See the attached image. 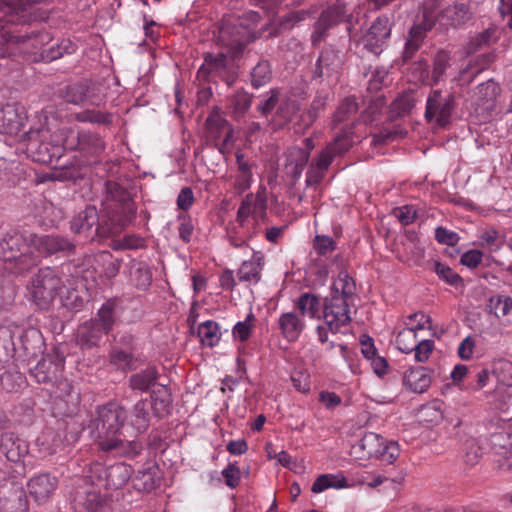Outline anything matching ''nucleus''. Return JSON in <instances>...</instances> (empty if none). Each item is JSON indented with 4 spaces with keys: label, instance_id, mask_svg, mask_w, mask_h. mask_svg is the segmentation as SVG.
Returning <instances> with one entry per match:
<instances>
[{
    "label": "nucleus",
    "instance_id": "obj_58",
    "mask_svg": "<svg viewBox=\"0 0 512 512\" xmlns=\"http://www.w3.org/2000/svg\"><path fill=\"white\" fill-rule=\"evenodd\" d=\"M397 348L403 353H411L417 344L415 328H406L398 333L395 339Z\"/></svg>",
    "mask_w": 512,
    "mask_h": 512
},
{
    "label": "nucleus",
    "instance_id": "obj_32",
    "mask_svg": "<svg viewBox=\"0 0 512 512\" xmlns=\"http://www.w3.org/2000/svg\"><path fill=\"white\" fill-rule=\"evenodd\" d=\"M16 343L19 355L26 357L28 360L42 353L43 340L40 332L36 329L24 331L18 337Z\"/></svg>",
    "mask_w": 512,
    "mask_h": 512
},
{
    "label": "nucleus",
    "instance_id": "obj_18",
    "mask_svg": "<svg viewBox=\"0 0 512 512\" xmlns=\"http://www.w3.org/2000/svg\"><path fill=\"white\" fill-rule=\"evenodd\" d=\"M65 359L58 352L43 356L30 368V375L37 383L50 386L63 374Z\"/></svg>",
    "mask_w": 512,
    "mask_h": 512
},
{
    "label": "nucleus",
    "instance_id": "obj_62",
    "mask_svg": "<svg viewBox=\"0 0 512 512\" xmlns=\"http://www.w3.org/2000/svg\"><path fill=\"white\" fill-rule=\"evenodd\" d=\"M62 305L69 310L79 311L84 306V298L76 289H64L61 295Z\"/></svg>",
    "mask_w": 512,
    "mask_h": 512
},
{
    "label": "nucleus",
    "instance_id": "obj_46",
    "mask_svg": "<svg viewBox=\"0 0 512 512\" xmlns=\"http://www.w3.org/2000/svg\"><path fill=\"white\" fill-rule=\"evenodd\" d=\"M415 103L416 101L412 93L400 94L390 105L389 119L393 121L410 114Z\"/></svg>",
    "mask_w": 512,
    "mask_h": 512
},
{
    "label": "nucleus",
    "instance_id": "obj_11",
    "mask_svg": "<svg viewBox=\"0 0 512 512\" xmlns=\"http://www.w3.org/2000/svg\"><path fill=\"white\" fill-rule=\"evenodd\" d=\"M235 59L228 52L217 54L206 53L204 63L198 70V74L206 78L210 75L221 78L228 86H232L237 78Z\"/></svg>",
    "mask_w": 512,
    "mask_h": 512
},
{
    "label": "nucleus",
    "instance_id": "obj_12",
    "mask_svg": "<svg viewBox=\"0 0 512 512\" xmlns=\"http://www.w3.org/2000/svg\"><path fill=\"white\" fill-rule=\"evenodd\" d=\"M48 389L53 395L54 414L61 417L74 415L79 406V394L74 391L72 383L63 374Z\"/></svg>",
    "mask_w": 512,
    "mask_h": 512
},
{
    "label": "nucleus",
    "instance_id": "obj_19",
    "mask_svg": "<svg viewBox=\"0 0 512 512\" xmlns=\"http://www.w3.org/2000/svg\"><path fill=\"white\" fill-rule=\"evenodd\" d=\"M31 245L35 251L44 255L63 254L69 256L74 254L76 245L67 237L59 234L37 235L31 234Z\"/></svg>",
    "mask_w": 512,
    "mask_h": 512
},
{
    "label": "nucleus",
    "instance_id": "obj_15",
    "mask_svg": "<svg viewBox=\"0 0 512 512\" xmlns=\"http://www.w3.org/2000/svg\"><path fill=\"white\" fill-rule=\"evenodd\" d=\"M351 301L343 297L327 296L322 303V318L330 332L337 333L342 327L351 322L350 316Z\"/></svg>",
    "mask_w": 512,
    "mask_h": 512
},
{
    "label": "nucleus",
    "instance_id": "obj_45",
    "mask_svg": "<svg viewBox=\"0 0 512 512\" xmlns=\"http://www.w3.org/2000/svg\"><path fill=\"white\" fill-rule=\"evenodd\" d=\"M348 487L346 477L342 473L322 474L313 482L311 491L321 493L329 488L342 489Z\"/></svg>",
    "mask_w": 512,
    "mask_h": 512
},
{
    "label": "nucleus",
    "instance_id": "obj_25",
    "mask_svg": "<svg viewBox=\"0 0 512 512\" xmlns=\"http://www.w3.org/2000/svg\"><path fill=\"white\" fill-rule=\"evenodd\" d=\"M104 335L107 334L91 318L77 327L75 340L81 349H92L99 346Z\"/></svg>",
    "mask_w": 512,
    "mask_h": 512
},
{
    "label": "nucleus",
    "instance_id": "obj_26",
    "mask_svg": "<svg viewBox=\"0 0 512 512\" xmlns=\"http://www.w3.org/2000/svg\"><path fill=\"white\" fill-rule=\"evenodd\" d=\"M0 452L11 462H20L28 454V444L14 433L0 437Z\"/></svg>",
    "mask_w": 512,
    "mask_h": 512
},
{
    "label": "nucleus",
    "instance_id": "obj_3",
    "mask_svg": "<svg viewBox=\"0 0 512 512\" xmlns=\"http://www.w3.org/2000/svg\"><path fill=\"white\" fill-rule=\"evenodd\" d=\"M52 40L45 29H24L13 25L9 19H0V47L4 48L5 56L12 55L16 50H41Z\"/></svg>",
    "mask_w": 512,
    "mask_h": 512
},
{
    "label": "nucleus",
    "instance_id": "obj_36",
    "mask_svg": "<svg viewBox=\"0 0 512 512\" xmlns=\"http://www.w3.org/2000/svg\"><path fill=\"white\" fill-rule=\"evenodd\" d=\"M159 378V372L155 366L149 365L146 368L132 374L128 379V385L132 390L147 392L155 386Z\"/></svg>",
    "mask_w": 512,
    "mask_h": 512
},
{
    "label": "nucleus",
    "instance_id": "obj_61",
    "mask_svg": "<svg viewBox=\"0 0 512 512\" xmlns=\"http://www.w3.org/2000/svg\"><path fill=\"white\" fill-rule=\"evenodd\" d=\"M0 383L7 392H17L25 384V377L19 372L6 371L0 377Z\"/></svg>",
    "mask_w": 512,
    "mask_h": 512
},
{
    "label": "nucleus",
    "instance_id": "obj_4",
    "mask_svg": "<svg viewBox=\"0 0 512 512\" xmlns=\"http://www.w3.org/2000/svg\"><path fill=\"white\" fill-rule=\"evenodd\" d=\"M127 419V412L121 405L109 402L97 408L89 423L91 437L98 443L100 449L109 444L119 435Z\"/></svg>",
    "mask_w": 512,
    "mask_h": 512
},
{
    "label": "nucleus",
    "instance_id": "obj_47",
    "mask_svg": "<svg viewBox=\"0 0 512 512\" xmlns=\"http://www.w3.org/2000/svg\"><path fill=\"white\" fill-rule=\"evenodd\" d=\"M332 162L329 158L319 153L315 162H312L306 174V186H317L321 183L325 176V172Z\"/></svg>",
    "mask_w": 512,
    "mask_h": 512
},
{
    "label": "nucleus",
    "instance_id": "obj_64",
    "mask_svg": "<svg viewBox=\"0 0 512 512\" xmlns=\"http://www.w3.org/2000/svg\"><path fill=\"white\" fill-rule=\"evenodd\" d=\"M42 0H2L1 9L10 14H19Z\"/></svg>",
    "mask_w": 512,
    "mask_h": 512
},
{
    "label": "nucleus",
    "instance_id": "obj_60",
    "mask_svg": "<svg viewBox=\"0 0 512 512\" xmlns=\"http://www.w3.org/2000/svg\"><path fill=\"white\" fill-rule=\"evenodd\" d=\"M271 77L270 64L266 60H260L251 71V83L254 88H259L269 81Z\"/></svg>",
    "mask_w": 512,
    "mask_h": 512
},
{
    "label": "nucleus",
    "instance_id": "obj_38",
    "mask_svg": "<svg viewBox=\"0 0 512 512\" xmlns=\"http://www.w3.org/2000/svg\"><path fill=\"white\" fill-rule=\"evenodd\" d=\"M264 256L260 252H255L251 260L244 261L237 273L241 282L258 283L261 279V271L263 269Z\"/></svg>",
    "mask_w": 512,
    "mask_h": 512
},
{
    "label": "nucleus",
    "instance_id": "obj_13",
    "mask_svg": "<svg viewBox=\"0 0 512 512\" xmlns=\"http://www.w3.org/2000/svg\"><path fill=\"white\" fill-rule=\"evenodd\" d=\"M351 13L347 10L344 3L337 0L336 3L323 10L314 24V31L311 35V42L314 47L318 46L327 35V31L342 23L350 22Z\"/></svg>",
    "mask_w": 512,
    "mask_h": 512
},
{
    "label": "nucleus",
    "instance_id": "obj_63",
    "mask_svg": "<svg viewBox=\"0 0 512 512\" xmlns=\"http://www.w3.org/2000/svg\"><path fill=\"white\" fill-rule=\"evenodd\" d=\"M394 467H390L382 473L373 474L371 480L367 482V486L370 488H376L385 482L400 484L404 477L401 473L394 475Z\"/></svg>",
    "mask_w": 512,
    "mask_h": 512
},
{
    "label": "nucleus",
    "instance_id": "obj_28",
    "mask_svg": "<svg viewBox=\"0 0 512 512\" xmlns=\"http://www.w3.org/2000/svg\"><path fill=\"white\" fill-rule=\"evenodd\" d=\"M472 17L470 1L458 0L453 5L446 7L440 15L445 25L459 27L468 22Z\"/></svg>",
    "mask_w": 512,
    "mask_h": 512
},
{
    "label": "nucleus",
    "instance_id": "obj_37",
    "mask_svg": "<svg viewBox=\"0 0 512 512\" xmlns=\"http://www.w3.org/2000/svg\"><path fill=\"white\" fill-rule=\"evenodd\" d=\"M109 447L105 445L101 450L106 452H115L116 455L134 458L139 455L143 449L142 443L137 440H128L122 435L113 439Z\"/></svg>",
    "mask_w": 512,
    "mask_h": 512
},
{
    "label": "nucleus",
    "instance_id": "obj_33",
    "mask_svg": "<svg viewBox=\"0 0 512 512\" xmlns=\"http://www.w3.org/2000/svg\"><path fill=\"white\" fill-rule=\"evenodd\" d=\"M133 487L141 492H150L160 486L161 477L156 464H148L142 470H139L133 478Z\"/></svg>",
    "mask_w": 512,
    "mask_h": 512
},
{
    "label": "nucleus",
    "instance_id": "obj_2",
    "mask_svg": "<svg viewBox=\"0 0 512 512\" xmlns=\"http://www.w3.org/2000/svg\"><path fill=\"white\" fill-rule=\"evenodd\" d=\"M127 219H114L113 215L106 212L100 217L95 206H86L73 217L70 228L73 233L83 235L86 239L93 240L96 236L107 238L121 233L127 227Z\"/></svg>",
    "mask_w": 512,
    "mask_h": 512
},
{
    "label": "nucleus",
    "instance_id": "obj_1",
    "mask_svg": "<svg viewBox=\"0 0 512 512\" xmlns=\"http://www.w3.org/2000/svg\"><path fill=\"white\" fill-rule=\"evenodd\" d=\"M31 234L11 230L0 240V259L11 273L25 274L36 266L37 258L31 250Z\"/></svg>",
    "mask_w": 512,
    "mask_h": 512
},
{
    "label": "nucleus",
    "instance_id": "obj_21",
    "mask_svg": "<svg viewBox=\"0 0 512 512\" xmlns=\"http://www.w3.org/2000/svg\"><path fill=\"white\" fill-rule=\"evenodd\" d=\"M491 448L497 457L495 462L503 470H512V432H495L490 437Z\"/></svg>",
    "mask_w": 512,
    "mask_h": 512
},
{
    "label": "nucleus",
    "instance_id": "obj_56",
    "mask_svg": "<svg viewBox=\"0 0 512 512\" xmlns=\"http://www.w3.org/2000/svg\"><path fill=\"white\" fill-rule=\"evenodd\" d=\"M432 269L436 275L447 284L455 287L463 285V279L461 276L448 265L439 261H434L432 263Z\"/></svg>",
    "mask_w": 512,
    "mask_h": 512
},
{
    "label": "nucleus",
    "instance_id": "obj_23",
    "mask_svg": "<svg viewBox=\"0 0 512 512\" xmlns=\"http://www.w3.org/2000/svg\"><path fill=\"white\" fill-rule=\"evenodd\" d=\"M26 112L23 106L13 103L0 108V133L17 135L24 127Z\"/></svg>",
    "mask_w": 512,
    "mask_h": 512
},
{
    "label": "nucleus",
    "instance_id": "obj_22",
    "mask_svg": "<svg viewBox=\"0 0 512 512\" xmlns=\"http://www.w3.org/2000/svg\"><path fill=\"white\" fill-rule=\"evenodd\" d=\"M28 501L23 488L13 483L0 487V512H28Z\"/></svg>",
    "mask_w": 512,
    "mask_h": 512
},
{
    "label": "nucleus",
    "instance_id": "obj_42",
    "mask_svg": "<svg viewBox=\"0 0 512 512\" xmlns=\"http://www.w3.org/2000/svg\"><path fill=\"white\" fill-rule=\"evenodd\" d=\"M356 292L354 279L347 271H340L337 279L334 281L329 296L343 297L344 300L353 301Z\"/></svg>",
    "mask_w": 512,
    "mask_h": 512
},
{
    "label": "nucleus",
    "instance_id": "obj_39",
    "mask_svg": "<svg viewBox=\"0 0 512 512\" xmlns=\"http://www.w3.org/2000/svg\"><path fill=\"white\" fill-rule=\"evenodd\" d=\"M149 403L146 399H141L134 404L130 412V425L137 434L144 433L150 425Z\"/></svg>",
    "mask_w": 512,
    "mask_h": 512
},
{
    "label": "nucleus",
    "instance_id": "obj_6",
    "mask_svg": "<svg viewBox=\"0 0 512 512\" xmlns=\"http://www.w3.org/2000/svg\"><path fill=\"white\" fill-rule=\"evenodd\" d=\"M29 288L35 304L40 309L46 310L55 298L61 295L65 285L55 269L44 267L31 278Z\"/></svg>",
    "mask_w": 512,
    "mask_h": 512
},
{
    "label": "nucleus",
    "instance_id": "obj_24",
    "mask_svg": "<svg viewBox=\"0 0 512 512\" xmlns=\"http://www.w3.org/2000/svg\"><path fill=\"white\" fill-rule=\"evenodd\" d=\"M124 308L118 297L107 299L98 309L94 318L98 326L108 335L121 317Z\"/></svg>",
    "mask_w": 512,
    "mask_h": 512
},
{
    "label": "nucleus",
    "instance_id": "obj_35",
    "mask_svg": "<svg viewBox=\"0 0 512 512\" xmlns=\"http://www.w3.org/2000/svg\"><path fill=\"white\" fill-rule=\"evenodd\" d=\"M278 326L283 337L292 342L298 339L305 323L296 313L286 312L279 317Z\"/></svg>",
    "mask_w": 512,
    "mask_h": 512
},
{
    "label": "nucleus",
    "instance_id": "obj_48",
    "mask_svg": "<svg viewBox=\"0 0 512 512\" xmlns=\"http://www.w3.org/2000/svg\"><path fill=\"white\" fill-rule=\"evenodd\" d=\"M76 50V45L70 39H61L58 43L49 48L42 49L41 59L46 62H52L63 57L66 54H72Z\"/></svg>",
    "mask_w": 512,
    "mask_h": 512
},
{
    "label": "nucleus",
    "instance_id": "obj_41",
    "mask_svg": "<svg viewBox=\"0 0 512 512\" xmlns=\"http://www.w3.org/2000/svg\"><path fill=\"white\" fill-rule=\"evenodd\" d=\"M352 128H348L342 131L333 142L328 144L320 154L329 158V161H333L336 156H339L347 152L352 146Z\"/></svg>",
    "mask_w": 512,
    "mask_h": 512
},
{
    "label": "nucleus",
    "instance_id": "obj_59",
    "mask_svg": "<svg viewBox=\"0 0 512 512\" xmlns=\"http://www.w3.org/2000/svg\"><path fill=\"white\" fill-rule=\"evenodd\" d=\"M449 62L450 56L446 51L440 50L436 53L433 60V70L431 75L433 85L437 84L443 77L447 68L450 65Z\"/></svg>",
    "mask_w": 512,
    "mask_h": 512
},
{
    "label": "nucleus",
    "instance_id": "obj_51",
    "mask_svg": "<svg viewBox=\"0 0 512 512\" xmlns=\"http://www.w3.org/2000/svg\"><path fill=\"white\" fill-rule=\"evenodd\" d=\"M74 501L76 505L83 506L87 512H95L103 502L100 494L94 489H85L78 492Z\"/></svg>",
    "mask_w": 512,
    "mask_h": 512
},
{
    "label": "nucleus",
    "instance_id": "obj_31",
    "mask_svg": "<svg viewBox=\"0 0 512 512\" xmlns=\"http://www.w3.org/2000/svg\"><path fill=\"white\" fill-rule=\"evenodd\" d=\"M432 27V21H423L410 29L402 54L403 62H408L414 57L422 46L427 31L431 30Z\"/></svg>",
    "mask_w": 512,
    "mask_h": 512
},
{
    "label": "nucleus",
    "instance_id": "obj_7",
    "mask_svg": "<svg viewBox=\"0 0 512 512\" xmlns=\"http://www.w3.org/2000/svg\"><path fill=\"white\" fill-rule=\"evenodd\" d=\"M260 37L240 22L226 21L219 29L217 44L226 49L232 58L240 57L246 46Z\"/></svg>",
    "mask_w": 512,
    "mask_h": 512
},
{
    "label": "nucleus",
    "instance_id": "obj_52",
    "mask_svg": "<svg viewBox=\"0 0 512 512\" xmlns=\"http://www.w3.org/2000/svg\"><path fill=\"white\" fill-rule=\"evenodd\" d=\"M110 363L122 370L132 371L138 367V359L132 353L117 348L110 353Z\"/></svg>",
    "mask_w": 512,
    "mask_h": 512
},
{
    "label": "nucleus",
    "instance_id": "obj_30",
    "mask_svg": "<svg viewBox=\"0 0 512 512\" xmlns=\"http://www.w3.org/2000/svg\"><path fill=\"white\" fill-rule=\"evenodd\" d=\"M431 372V369L423 366L410 367L404 373L403 384L412 392L423 393L431 385Z\"/></svg>",
    "mask_w": 512,
    "mask_h": 512
},
{
    "label": "nucleus",
    "instance_id": "obj_53",
    "mask_svg": "<svg viewBox=\"0 0 512 512\" xmlns=\"http://www.w3.org/2000/svg\"><path fill=\"white\" fill-rule=\"evenodd\" d=\"M198 336L202 344L213 347L220 340L218 324L211 320L202 323L198 327Z\"/></svg>",
    "mask_w": 512,
    "mask_h": 512
},
{
    "label": "nucleus",
    "instance_id": "obj_14",
    "mask_svg": "<svg viewBox=\"0 0 512 512\" xmlns=\"http://www.w3.org/2000/svg\"><path fill=\"white\" fill-rule=\"evenodd\" d=\"M105 186L107 192L105 212L108 215H113L114 219L128 218V226L135 217V210L128 191L115 181H107Z\"/></svg>",
    "mask_w": 512,
    "mask_h": 512
},
{
    "label": "nucleus",
    "instance_id": "obj_20",
    "mask_svg": "<svg viewBox=\"0 0 512 512\" xmlns=\"http://www.w3.org/2000/svg\"><path fill=\"white\" fill-rule=\"evenodd\" d=\"M62 96L66 102L74 105L100 106L103 102L96 87L87 83H75L65 87Z\"/></svg>",
    "mask_w": 512,
    "mask_h": 512
},
{
    "label": "nucleus",
    "instance_id": "obj_34",
    "mask_svg": "<svg viewBox=\"0 0 512 512\" xmlns=\"http://www.w3.org/2000/svg\"><path fill=\"white\" fill-rule=\"evenodd\" d=\"M153 274L149 265L144 261L133 260L129 269L130 283L140 291H146L152 284Z\"/></svg>",
    "mask_w": 512,
    "mask_h": 512
},
{
    "label": "nucleus",
    "instance_id": "obj_43",
    "mask_svg": "<svg viewBox=\"0 0 512 512\" xmlns=\"http://www.w3.org/2000/svg\"><path fill=\"white\" fill-rule=\"evenodd\" d=\"M205 126L209 136L214 140H218L223 133L225 135L229 129H232L230 123L217 107L208 115Z\"/></svg>",
    "mask_w": 512,
    "mask_h": 512
},
{
    "label": "nucleus",
    "instance_id": "obj_8",
    "mask_svg": "<svg viewBox=\"0 0 512 512\" xmlns=\"http://www.w3.org/2000/svg\"><path fill=\"white\" fill-rule=\"evenodd\" d=\"M456 106L453 93L441 89L431 90L426 100L425 120L439 127H446L451 122Z\"/></svg>",
    "mask_w": 512,
    "mask_h": 512
},
{
    "label": "nucleus",
    "instance_id": "obj_29",
    "mask_svg": "<svg viewBox=\"0 0 512 512\" xmlns=\"http://www.w3.org/2000/svg\"><path fill=\"white\" fill-rule=\"evenodd\" d=\"M308 163V152L300 150V147H291L286 153V163L284 171L287 177L291 179V185H295L302 175Z\"/></svg>",
    "mask_w": 512,
    "mask_h": 512
},
{
    "label": "nucleus",
    "instance_id": "obj_9",
    "mask_svg": "<svg viewBox=\"0 0 512 512\" xmlns=\"http://www.w3.org/2000/svg\"><path fill=\"white\" fill-rule=\"evenodd\" d=\"M65 146L68 149L77 150L81 157H83L85 165L99 162L106 147L103 138L99 134L85 130L67 137Z\"/></svg>",
    "mask_w": 512,
    "mask_h": 512
},
{
    "label": "nucleus",
    "instance_id": "obj_27",
    "mask_svg": "<svg viewBox=\"0 0 512 512\" xmlns=\"http://www.w3.org/2000/svg\"><path fill=\"white\" fill-rule=\"evenodd\" d=\"M58 481L56 477L43 473L31 478L28 482L30 495L36 502H46L57 487Z\"/></svg>",
    "mask_w": 512,
    "mask_h": 512
},
{
    "label": "nucleus",
    "instance_id": "obj_17",
    "mask_svg": "<svg viewBox=\"0 0 512 512\" xmlns=\"http://www.w3.org/2000/svg\"><path fill=\"white\" fill-rule=\"evenodd\" d=\"M391 29L392 24L388 16L381 15L377 17L361 38L364 49L375 56H379L387 46Z\"/></svg>",
    "mask_w": 512,
    "mask_h": 512
},
{
    "label": "nucleus",
    "instance_id": "obj_54",
    "mask_svg": "<svg viewBox=\"0 0 512 512\" xmlns=\"http://www.w3.org/2000/svg\"><path fill=\"white\" fill-rule=\"evenodd\" d=\"M252 104V95L245 91H237L231 99L232 115L239 120L249 110Z\"/></svg>",
    "mask_w": 512,
    "mask_h": 512
},
{
    "label": "nucleus",
    "instance_id": "obj_16",
    "mask_svg": "<svg viewBox=\"0 0 512 512\" xmlns=\"http://www.w3.org/2000/svg\"><path fill=\"white\" fill-rule=\"evenodd\" d=\"M130 465L119 462L110 466L96 463L92 467V477L106 489L117 490L122 488L131 478Z\"/></svg>",
    "mask_w": 512,
    "mask_h": 512
},
{
    "label": "nucleus",
    "instance_id": "obj_57",
    "mask_svg": "<svg viewBox=\"0 0 512 512\" xmlns=\"http://www.w3.org/2000/svg\"><path fill=\"white\" fill-rule=\"evenodd\" d=\"M499 93L500 87L492 79L478 85L475 92L482 105L493 103Z\"/></svg>",
    "mask_w": 512,
    "mask_h": 512
},
{
    "label": "nucleus",
    "instance_id": "obj_44",
    "mask_svg": "<svg viewBox=\"0 0 512 512\" xmlns=\"http://www.w3.org/2000/svg\"><path fill=\"white\" fill-rule=\"evenodd\" d=\"M295 307L303 316H308L309 318H320L319 311L322 307V303L320 302V298L313 293H302L296 299Z\"/></svg>",
    "mask_w": 512,
    "mask_h": 512
},
{
    "label": "nucleus",
    "instance_id": "obj_50",
    "mask_svg": "<svg viewBox=\"0 0 512 512\" xmlns=\"http://www.w3.org/2000/svg\"><path fill=\"white\" fill-rule=\"evenodd\" d=\"M74 118L78 122H88L92 124L99 125H111L113 120V115L108 112H102L94 109H87L81 112H78L74 115Z\"/></svg>",
    "mask_w": 512,
    "mask_h": 512
},
{
    "label": "nucleus",
    "instance_id": "obj_5",
    "mask_svg": "<svg viewBox=\"0 0 512 512\" xmlns=\"http://www.w3.org/2000/svg\"><path fill=\"white\" fill-rule=\"evenodd\" d=\"M351 455L359 460L374 457L391 465L399 457L400 447L395 441H386L377 433L367 432L352 445Z\"/></svg>",
    "mask_w": 512,
    "mask_h": 512
},
{
    "label": "nucleus",
    "instance_id": "obj_55",
    "mask_svg": "<svg viewBox=\"0 0 512 512\" xmlns=\"http://www.w3.org/2000/svg\"><path fill=\"white\" fill-rule=\"evenodd\" d=\"M358 111V104L355 97H346L336 112L334 113L333 122L335 124H341L348 121L351 116L355 115Z\"/></svg>",
    "mask_w": 512,
    "mask_h": 512
},
{
    "label": "nucleus",
    "instance_id": "obj_49",
    "mask_svg": "<svg viewBox=\"0 0 512 512\" xmlns=\"http://www.w3.org/2000/svg\"><path fill=\"white\" fill-rule=\"evenodd\" d=\"M39 451L43 455H53L62 446L61 437L53 430L44 431L36 440Z\"/></svg>",
    "mask_w": 512,
    "mask_h": 512
},
{
    "label": "nucleus",
    "instance_id": "obj_40",
    "mask_svg": "<svg viewBox=\"0 0 512 512\" xmlns=\"http://www.w3.org/2000/svg\"><path fill=\"white\" fill-rule=\"evenodd\" d=\"M151 402L149 407L157 418H163L170 413L172 398L169 390L165 386L153 390L150 394Z\"/></svg>",
    "mask_w": 512,
    "mask_h": 512
},
{
    "label": "nucleus",
    "instance_id": "obj_10",
    "mask_svg": "<svg viewBox=\"0 0 512 512\" xmlns=\"http://www.w3.org/2000/svg\"><path fill=\"white\" fill-rule=\"evenodd\" d=\"M344 54L333 46H326L319 54L313 71V80H326L335 85L339 82L343 71Z\"/></svg>",
    "mask_w": 512,
    "mask_h": 512
}]
</instances>
